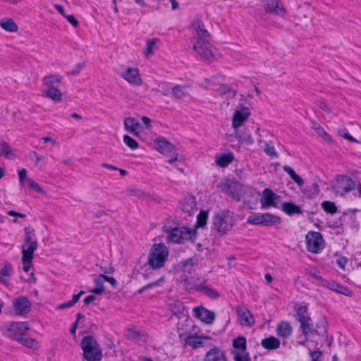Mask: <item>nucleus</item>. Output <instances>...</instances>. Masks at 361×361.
Listing matches in <instances>:
<instances>
[{
	"mask_svg": "<svg viewBox=\"0 0 361 361\" xmlns=\"http://www.w3.org/2000/svg\"><path fill=\"white\" fill-rule=\"evenodd\" d=\"M169 255V250L164 243L153 244L147 256V264L153 269H159L165 266Z\"/></svg>",
	"mask_w": 361,
	"mask_h": 361,
	"instance_id": "f257e3e1",
	"label": "nucleus"
},
{
	"mask_svg": "<svg viewBox=\"0 0 361 361\" xmlns=\"http://www.w3.org/2000/svg\"><path fill=\"white\" fill-rule=\"evenodd\" d=\"M37 248V241L34 231L32 230H26L25 244L22 247V262L24 271L28 272L30 270L34 252Z\"/></svg>",
	"mask_w": 361,
	"mask_h": 361,
	"instance_id": "f03ea898",
	"label": "nucleus"
},
{
	"mask_svg": "<svg viewBox=\"0 0 361 361\" xmlns=\"http://www.w3.org/2000/svg\"><path fill=\"white\" fill-rule=\"evenodd\" d=\"M83 357L87 361H100L102 350L97 341L91 336H85L81 341Z\"/></svg>",
	"mask_w": 361,
	"mask_h": 361,
	"instance_id": "7ed1b4c3",
	"label": "nucleus"
},
{
	"mask_svg": "<svg viewBox=\"0 0 361 361\" xmlns=\"http://www.w3.org/2000/svg\"><path fill=\"white\" fill-rule=\"evenodd\" d=\"M234 224L233 213L228 210L216 214L212 219L214 229L221 234H225L231 231Z\"/></svg>",
	"mask_w": 361,
	"mask_h": 361,
	"instance_id": "20e7f679",
	"label": "nucleus"
},
{
	"mask_svg": "<svg viewBox=\"0 0 361 361\" xmlns=\"http://www.w3.org/2000/svg\"><path fill=\"white\" fill-rule=\"evenodd\" d=\"M192 49L196 54L207 60H212L216 56V51L209 42L208 37L195 38Z\"/></svg>",
	"mask_w": 361,
	"mask_h": 361,
	"instance_id": "39448f33",
	"label": "nucleus"
},
{
	"mask_svg": "<svg viewBox=\"0 0 361 361\" xmlns=\"http://www.w3.org/2000/svg\"><path fill=\"white\" fill-rule=\"evenodd\" d=\"M247 222L252 225L271 226L279 224L281 222V220L279 216L269 212L252 213L248 216Z\"/></svg>",
	"mask_w": 361,
	"mask_h": 361,
	"instance_id": "423d86ee",
	"label": "nucleus"
},
{
	"mask_svg": "<svg viewBox=\"0 0 361 361\" xmlns=\"http://www.w3.org/2000/svg\"><path fill=\"white\" fill-rule=\"evenodd\" d=\"M29 329L28 324L22 322H11L4 326L6 335L18 343L24 338Z\"/></svg>",
	"mask_w": 361,
	"mask_h": 361,
	"instance_id": "0eeeda50",
	"label": "nucleus"
},
{
	"mask_svg": "<svg viewBox=\"0 0 361 361\" xmlns=\"http://www.w3.org/2000/svg\"><path fill=\"white\" fill-rule=\"evenodd\" d=\"M196 230L187 227L174 228L167 231L168 240L180 243L185 240H190L195 237Z\"/></svg>",
	"mask_w": 361,
	"mask_h": 361,
	"instance_id": "6e6552de",
	"label": "nucleus"
},
{
	"mask_svg": "<svg viewBox=\"0 0 361 361\" xmlns=\"http://www.w3.org/2000/svg\"><path fill=\"white\" fill-rule=\"evenodd\" d=\"M307 250L312 253H319L325 247V242L319 232L309 231L305 235Z\"/></svg>",
	"mask_w": 361,
	"mask_h": 361,
	"instance_id": "1a4fd4ad",
	"label": "nucleus"
},
{
	"mask_svg": "<svg viewBox=\"0 0 361 361\" xmlns=\"http://www.w3.org/2000/svg\"><path fill=\"white\" fill-rule=\"evenodd\" d=\"M218 187L220 188L224 192L229 195L233 199L237 201L241 200L246 190V187L240 183H229L228 180L221 182Z\"/></svg>",
	"mask_w": 361,
	"mask_h": 361,
	"instance_id": "9d476101",
	"label": "nucleus"
},
{
	"mask_svg": "<svg viewBox=\"0 0 361 361\" xmlns=\"http://www.w3.org/2000/svg\"><path fill=\"white\" fill-rule=\"evenodd\" d=\"M155 148L160 153L165 156H169L167 161L173 164L178 159V154L176 152L175 147L163 137H159L155 140Z\"/></svg>",
	"mask_w": 361,
	"mask_h": 361,
	"instance_id": "9b49d317",
	"label": "nucleus"
},
{
	"mask_svg": "<svg viewBox=\"0 0 361 361\" xmlns=\"http://www.w3.org/2000/svg\"><path fill=\"white\" fill-rule=\"evenodd\" d=\"M233 354L235 361H250L249 353L246 350V339L239 336L233 342Z\"/></svg>",
	"mask_w": 361,
	"mask_h": 361,
	"instance_id": "f8f14e48",
	"label": "nucleus"
},
{
	"mask_svg": "<svg viewBox=\"0 0 361 361\" xmlns=\"http://www.w3.org/2000/svg\"><path fill=\"white\" fill-rule=\"evenodd\" d=\"M281 202L280 196L274 193L271 189L265 188L259 200L261 208L266 209L270 207L277 208Z\"/></svg>",
	"mask_w": 361,
	"mask_h": 361,
	"instance_id": "ddd939ff",
	"label": "nucleus"
},
{
	"mask_svg": "<svg viewBox=\"0 0 361 361\" xmlns=\"http://www.w3.org/2000/svg\"><path fill=\"white\" fill-rule=\"evenodd\" d=\"M250 109L242 104L236 106L232 117V127L237 130L241 127L250 116Z\"/></svg>",
	"mask_w": 361,
	"mask_h": 361,
	"instance_id": "4468645a",
	"label": "nucleus"
},
{
	"mask_svg": "<svg viewBox=\"0 0 361 361\" xmlns=\"http://www.w3.org/2000/svg\"><path fill=\"white\" fill-rule=\"evenodd\" d=\"M355 187V182L346 176H338L334 185L336 194L343 195Z\"/></svg>",
	"mask_w": 361,
	"mask_h": 361,
	"instance_id": "2eb2a0df",
	"label": "nucleus"
},
{
	"mask_svg": "<svg viewBox=\"0 0 361 361\" xmlns=\"http://www.w3.org/2000/svg\"><path fill=\"white\" fill-rule=\"evenodd\" d=\"M263 7L266 12L283 16L286 11L280 0H264Z\"/></svg>",
	"mask_w": 361,
	"mask_h": 361,
	"instance_id": "dca6fc26",
	"label": "nucleus"
},
{
	"mask_svg": "<svg viewBox=\"0 0 361 361\" xmlns=\"http://www.w3.org/2000/svg\"><path fill=\"white\" fill-rule=\"evenodd\" d=\"M238 320L240 325L251 326L255 323V319L250 310L244 306L236 307Z\"/></svg>",
	"mask_w": 361,
	"mask_h": 361,
	"instance_id": "f3484780",
	"label": "nucleus"
},
{
	"mask_svg": "<svg viewBox=\"0 0 361 361\" xmlns=\"http://www.w3.org/2000/svg\"><path fill=\"white\" fill-rule=\"evenodd\" d=\"M13 307L17 315H25L30 311L31 303L25 296H20L13 300Z\"/></svg>",
	"mask_w": 361,
	"mask_h": 361,
	"instance_id": "a211bd4d",
	"label": "nucleus"
},
{
	"mask_svg": "<svg viewBox=\"0 0 361 361\" xmlns=\"http://www.w3.org/2000/svg\"><path fill=\"white\" fill-rule=\"evenodd\" d=\"M193 312L195 317L207 324H212L214 321L215 313L202 306L194 307Z\"/></svg>",
	"mask_w": 361,
	"mask_h": 361,
	"instance_id": "6ab92c4d",
	"label": "nucleus"
},
{
	"mask_svg": "<svg viewBox=\"0 0 361 361\" xmlns=\"http://www.w3.org/2000/svg\"><path fill=\"white\" fill-rule=\"evenodd\" d=\"M180 338L185 342V345L191 346L194 348H199L203 345V341L209 340V336H197L195 334H189L184 335L183 334H179Z\"/></svg>",
	"mask_w": 361,
	"mask_h": 361,
	"instance_id": "aec40b11",
	"label": "nucleus"
},
{
	"mask_svg": "<svg viewBox=\"0 0 361 361\" xmlns=\"http://www.w3.org/2000/svg\"><path fill=\"white\" fill-rule=\"evenodd\" d=\"M122 77L130 84L140 86L142 83L141 75L136 68H128L122 74Z\"/></svg>",
	"mask_w": 361,
	"mask_h": 361,
	"instance_id": "412c9836",
	"label": "nucleus"
},
{
	"mask_svg": "<svg viewBox=\"0 0 361 361\" xmlns=\"http://www.w3.org/2000/svg\"><path fill=\"white\" fill-rule=\"evenodd\" d=\"M125 335L129 340L136 342H145L147 338V335L135 326L128 327Z\"/></svg>",
	"mask_w": 361,
	"mask_h": 361,
	"instance_id": "4be33fe9",
	"label": "nucleus"
},
{
	"mask_svg": "<svg viewBox=\"0 0 361 361\" xmlns=\"http://www.w3.org/2000/svg\"><path fill=\"white\" fill-rule=\"evenodd\" d=\"M204 361H226V356L223 350L214 347L207 352Z\"/></svg>",
	"mask_w": 361,
	"mask_h": 361,
	"instance_id": "5701e85b",
	"label": "nucleus"
},
{
	"mask_svg": "<svg viewBox=\"0 0 361 361\" xmlns=\"http://www.w3.org/2000/svg\"><path fill=\"white\" fill-rule=\"evenodd\" d=\"M300 324L302 333L307 338L312 337L318 334L317 330L313 326L311 318Z\"/></svg>",
	"mask_w": 361,
	"mask_h": 361,
	"instance_id": "b1692460",
	"label": "nucleus"
},
{
	"mask_svg": "<svg viewBox=\"0 0 361 361\" xmlns=\"http://www.w3.org/2000/svg\"><path fill=\"white\" fill-rule=\"evenodd\" d=\"M62 78L58 75H51L44 77L43 79V83L47 87V90L52 88H59Z\"/></svg>",
	"mask_w": 361,
	"mask_h": 361,
	"instance_id": "393cba45",
	"label": "nucleus"
},
{
	"mask_svg": "<svg viewBox=\"0 0 361 361\" xmlns=\"http://www.w3.org/2000/svg\"><path fill=\"white\" fill-rule=\"evenodd\" d=\"M293 329L288 322H281L276 327L278 335L283 338H288L292 334Z\"/></svg>",
	"mask_w": 361,
	"mask_h": 361,
	"instance_id": "a878e982",
	"label": "nucleus"
},
{
	"mask_svg": "<svg viewBox=\"0 0 361 361\" xmlns=\"http://www.w3.org/2000/svg\"><path fill=\"white\" fill-rule=\"evenodd\" d=\"M140 123L134 118L128 117L125 119L124 126L126 129L134 134L135 135H139Z\"/></svg>",
	"mask_w": 361,
	"mask_h": 361,
	"instance_id": "bb28decb",
	"label": "nucleus"
},
{
	"mask_svg": "<svg viewBox=\"0 0 361 361\" xmlns=\"http://www.w3.org/2000/svg\"><path fill=\"white\" fill-rule=\"evenodd\" d=\"M281 210L289 216L302 214L300 207L293 202H285L281 204Z\"/></svg>",
	"mask_w": 361,
	"mask_h": 361,
	"instance_id": "cd10ccee",
	"label": "nucleus"
},
{
	"mask_svg": "<svg viewBox=\"0 0 361 361\" xmlns=\"http://www.w3.org/2000/svg\"><path fill=\"white\" fill-rule=\"evenodd\" d=\"M18 175L19 178V185L21 188L27 185L30 188L34 183L35 180L27 177V171L25 169L18 170Z\"/></svg>",
	"mask_w": 361,
	"mask_h": 361,
	"instance_id": "c85d7f7f",
	"label": "nucleus"
},
{
	"mask_svg": "<svg viewBox=\"0 0 361 361\" xmlns=\"http://www.w3.org/2000/svg\"><path fill=\"white\" fill-rule=\"evenodd\" d=\"M182 210L190 216L194 214L197 210L196 202L193 197H188L184 200L181 204Z\"/></svg>",
	"mask_w": 361,
	"mask_h": 361,
	"instance_id": "c756f323",
	"label": "nucleus"
},
{
	"mask_svg": "<svg viewBox=\"0 0 361 361\" xmlns=\"http://www.w3.org/2000/svg\"><path fill=\"white\" fill-rule=\"evenodd\" d=\"M192 27L196 31L197 38L209 37V32L205 29L203 22L200 19L197 18L194 20Z\"/></svg>",
	"mask_w": 361,
	"mask_h": 361,
	"instance_id": "7c9ffc66",
	"label": "nucleus"
},
{
	"mask_svg": "<svg viewBox=\"0 0 361 361\" xmlns=\"http://www.w3.org/2000/svg\"><path fill=\"white\" fill-rule=\"evenodd\" d=\"M171 94L176 99H183L189 95V87L185 85H176L172 87Z\"/></svg>",
	"mask_w": 361,
	"mask_h": 361,
	"instance_id": "2f4dec72",
	"label": "nucleus"
},
{
	"mask_svg": "<svg viewBox=\"0 0 361 361\" xmlns=\"http://www.w3.org/2000/svg\"><path fill=\"white\" fill-rule=\"evenodd\" d=\"M0 26L4 30L11 32H17L18 30V27L17 24L13 20V19L9 18H4L0 20Z\"/></svg>",
	"mask_w": 361,
	"mask_h": 361,
	"instance_id": "473e14b6",
	"label": "nucleus"
},
{
	"mask_svg": "<svg viewBox=\"0 0 361 361\" xmlns=\"http://www.w3.org/2000/svg\"><path fill=\"white\" fill-rule=\"evenodd\" d=\"M261 344L266 349L275 350L279 348L280 341L276 337L270 336L263 339Z\"/></svg>",
	"mask_w": 361,
	"mask_h": 361,
	"instance_id": "72a5a7b5",
	"label": "nucleus"
},
{
	"mask_svg": "<svg viewBox=\"0 0 361 361\" xmlns=\"http://www.w3.org/2000/svg\"><path fill=\"white\" fill-rule=\"evenodd\" d=\"M158 39L156 38L149 39L146 42V45L144 49V54L146 56H152L154 51L158 49L157 47V43Z\"/></svg>",
	"mask_w": 361,
	"mask_h": 361,
	"instance_id": "f704fd0d",
	"label": "nucleus"
},
{
	"mask_svg": "<svg viewBox=\"0 0 361 361\" xmlns=\"http://www.w3.org/2000/svg\"><path fill=\"white\" fill-rule=\"evenodd\" d=\"M19 343L28 348H30L33 351L38 350L41 346L40 343L38 341L29 337H24L21 341L19 342Z\"/></svg>",
	"mask_w": 361,
	"mask_h": 361,
	"instance_id": "c9c22d12",
	"label": "nucleus"
},
{
	"mask_svg": "<svg viewBox=\"0 0 361 361\" xmlns=\"http://www.w3.org/2000/svg\"><path fill=\"white\" fill-rule=\"evenodd\" d=\"M326 286L336 293H341L345 295H348L350 291L346 288L345 287L336 283L334 281H328L326 282Z\"/></svg>",
	"mask_w": 361,
	"mask_h": 361,
	"instance_id": "e433bc0d",
	"label": "nucleus"
},
{
	"mask_svg": "<svg viewBox=\"0 0 361 361\" xmlns=\"http://www.w3.org/2000/svg\"><path fill=\"white\" fill-rule=\"evenodd\" d=\"M94 282L95 284V288L94 289L90 290V292L97 294V295L102 294L104 290V274H100L98 277H97L94 280Z\"/></svg>",
	"mask_w": 361,
	"mask_h": 361,
	"instance_id": "4c0bfd02",
	"label": "nucleus"
},
{
	"mask_svg": "<svg viewBox=\"0 0 361 361\" xmlns=\"http://www.w3.org/2000/svg\"><path fill=\"white\" fill-rule=\"evenodd\" d=\"M297 319L300 323L310 317L307 314V307L305 305H299L295 309Z\"/></svg>",
	"mask_w": 361,
	"mask_h": 361,
	"instance_id": "58836bf2",
	"label": "nucleus"
},
{
	"mask_svg": "<svg viewBox=\"0 0 361 361\" xmlns=\"http://www.w3.org/2000/svg\"><path fill=\"white\" fill-rule=\"evenodd\" d=\"M0 154L4 155L8 159H11L16 156L15 151L4 142L0 143Z\"/></svg>",
	"mask_w": 361,
	"mask_h": 361,
	"instance_id": "ea45409f",
	"label": "nucleus"
},
{
	"mask_svg": "<svg viewBox=\"0 0 361 361\" xmlns=\"http://www.w3.org/2000/svg\"><path fill=\"white\" fill-rule=\"evenodd\" d=\"M47 96L52 100L59 102L62 100V92L59 88H52L47 90Z\"/></svg>",
	"mask_w": 361,
	"mask_h": 361,
	"instance_id": "a19ab883",
	"label": "nucleus"
},
{
	"mask_svg": "<svg viewBox=\"0 0 361 361\" xmlns=\"http://www.w3.org/2000/svg\"><path fill=\"white\" fill-rule=\"evenodd\" d=\"M196 289L199 291L203 292L208 297L212 298H216L219 297L218 293L209 287H207L203 284L199 285L196 287Z\"/></svg>",
	"mask_w": 361,
	"mask_h": 361,
	"instance_id": "79ce46f5",
	"label": "nucleus"
},
{
	"mask_svg": "<svg viewBox=\"0 0 361 361\" xmlns=\"http://www.w3.org/2000/svg\"><path fill=\"white\" fill-rule=\"evenodd\" d=\"M283 170L291 177V178L300 186L303 185V180L302 178L296 174L295 171L288 166H285Z\"/></svg>",
	"mask_w": 361,
	"mask_h": 361,
	"instance_id": "37998d69",
	"label": "nucleus"
},
{
	"mask_svg": "<svg viewBox=\"0 0 361 361\" xmlns=\"http://www.w3.org/2000/svg\"><path fill=\"white\" fill-rule=\"evenodd\" d=\"M85 293L84 291L81 290L78 294L73 295L71 300L62 303L59 305L60 309L67 308L73 306L80 299V298Z\"/></svg>",
	"mask_w": 361,
	"mask_h": 361,
	"instance_id": "c03bdc74",
	"label": "nucleus"
},
{
	"mask_svg": "<svg viewBox=\"0 0 361 361\" xmlns=\"http://www.w3.org/2000/svg\"><path fill=\"white\" fill-rule=\"evenodd\" d=\"M207 218H208V212L207 211H201L200 213L197 216L195 228H202V227L204 226L207 224Z\"/></svg>",
	"mask_w": 361,
	"mask_h": 361,
	"instance_id": "a18cd8bd",
	"label": "nucleus"
},
{
	"mask_svg": "<svg viewBox=\"0 0 361 361\" xmlns=\"http://www.w3.org/2000/svg\"><path fill=\"white\" fill-rule=\"evenodd\" d=\"M264 152L271 157H278V153L276 152L275 147L271 142H264Z\"/></svg>",
	"mask_w": 361,
	"mask_h": 361,
	"instance_id": "49530a36",
	"label": "nucleus"
},
{
	"mask_svg": "<svg viewBox=\"0 0 361 361\" xmlns=\"http://www.w3.org/2000/svg\"><path fill=\"white\" fill-rule=\"evenodd\" d=\"M323 209L330 214H335L337 212V207L335 204L330 201H325L322 204Z\"/></svg>",
	"mask_w": 361,
	"mask_h": 361,
	"instance_id": "de8ad7c7",
	"label": "nucleus"
},
{
	"mask_svg": "<svg viewBox=\"0 0 361 361\" xmlns=\"http://www.w3.org/2000/svg\"><path fill=\"white\" fill-rule=\"evenodd\" d=\"M232 161V158L230 155H222L216 159V164L221 167L228 166Z\"/></svg>",
	"mask_w": 361,
	"mask_h": 361,
	"instance_id": "09e8293b",
	"label": "nucleus"
},
{
	"mask_svg": "<svg viewBox=\"0 0 361 361\" xmlns=\"http://www.w3.org/2000/svg\"><path fill=\"white\" fill-rule=\"evenodd\" d=\"M13 273V269L12 265L6 262L4 266L0 269V275H3L7 278L11 276Z\"/></svg>",
	"mask_w": 361,
	"mask_h": 361,
	"instance_id": "8fccbe9b",
	"label": "nucleus"
},
{
	"mask_svg": "<svg viewBox=\"0 0 361 361\" xmlns=\"http://www.w3.org/2000/svg\"><path fill=\"white\" fill-rule=\"evenodd\" d=\"M171 90L172 91V87L168 82H161L158 85L157 91L160 92L163 95H169Z\"/></svg>",
	"mask_w": 361,
	"mask_h": 361,
	"instance_id": "3c124183",
	"label": "nucleus"
},
{
	"mask_svg": "<svg viewBox=\"0 0 361 361\" xmlns=\"http://www.w3.org/2000/svg\"><path fill=\"white\" fill-rule=\"evenodd\" d=\"M235 137L238 141L245 142L247 145H252L254 142L250 133H244L243 135L236 134Z\"/></svg>",
	"mask_w": 361,
	"mask_h": 361,
	"instance_id": "603ef678",
	"label": "nucleus"
},
{
	"mask_svg": "<svg viewBox=\"0 0 361 361\" xmlns=\"http://www.w3.org/2000/svg\"><path fill=\"white\" fill-rule=\"evenodd\" d=\"M313 128L314 129L316 133L320 137H322L325 141L330 140V136L329 135V134L326 133V132L324 130V128L322 127H321L319 125L314 123L313 126Z\"/></svg>",
	"mask_w": 361,
	"mask_h": 361,
	"instance_id": "864d4df0",
	"label": "nucleus"
},
{
	"mask_svg": "<svg viewBox=\"0 0 361 361\" xmlns=\"http://www.w3.org/2000/svg\"><path fill=\"white\" fill-rule=\"evenodd\" d=\"M123 142L128 147H129L132 149H135L138 147L137 142L128 135H126L123 136Z\"/></svg>",
	"mask_w": 361,
	"mask_h": 361,
	"instance_id": "5fc2aeb1",
	"label": "nucleus"
},
{
	"mask_svg": "<svg viewBox=\"0 0 361 361\" xmlns=\"http://www.w3.org/2000/svg\"><path fill=\"white\" fill-rule=\"evenodd\" d=\"M42 142L47 143L48 149H49L54 147L57 143L56 141L51 137H43L39 140V144L41 145Z\"/></svg>",
	"mask_w": 361,
	"mask_h": 361,
	"instance_id": "6e6d98bb",
	"label": "nucleus"
},
{
	"mask_svg": "<svg viewBox=\"0 0 361 361\" xmlns=\"http://www.w3.org/2000/svg\"><path fill=\"white\" fill-rule=\"evenodd\" d=\"M164 281V277H161L160 278L159 280L154 281V282H152L150 283H148L147 285H145V286H143L142 288H141L140 290H139V293H142L143 291L146 290H148L149 288H152L154 287H156V286H159L161 283H163Z\"/></svg>",
	"mask_w": 361,
	"mask_h": 361,
	"instance_id": "4d7b16f0",
	"label": "nucleus"
},
{
	"mask_svg": "<svg viewBox=\"0 0 361 361\" xmlns=\"http://www.w3.org/2000/svg\"><path fill=\"white\" fill-rule=\"evenodd\" d=\"M309 354L311 361H322V353L319 350L312 351L310 350Z\"/></svg>",
	"mask_w": 361,
	"mask_h": 361,
	"instance_id": "13d9d810",
	"label": "nucleus"
},
{
	"mask_svg": "<svg viewBox=\"0 0 361 361\" xmlns=\"http://www.w3.org/2000/svg\"><path fill=\"white\" fill-rule=\"evenodd\" d=\"M171 309L174 314H178L183 312V306L180 302H176L173 304Z\"/></svg>",
	"mask_w": 361,
	"mask_h": 361,
	"instance_id": "bf43d9fd",
	"label": "nucleus"
},
{
	"mask_svg": "<svg viewBox=\"0 0 361 361\" xmlns=\"http://www.w3.org/2000/svg\"><path fill=\"white\" fill-rule=\"evenodd\" d=\"M268 133L266 130H261L259 128H257L255 130V134L257 136V141L259 144L263 143L262 137Z\"/></svg>",
	"mask_w": 361,
	"mask_h": 361,
	"instance_id": "052dcab7",
	"label": "nucleus"
},
{
	"mask_svg": "<svg viewBox=\"0 0 361 361\" xmlns=\"http://www.w3.org/2000/svg\"><path fill=\"white\" fill-rule=\"evenodd\" d=\"M216 91L221 95L227 94L231 92V89L227 85H221L219 88L216 90Z\"/></svg>",
	"mask_w": 361,
	"mask_h": 361,
	"instance_id": "680f3d73",
	"label": "nucleus"
},
{
	"mask_svg": "<svg viewBox=\"0 0 361 361\" xmlns=\"http://www.w3.org/2000/svg\"><path fill=\"white\" fill-rule=\"evenodd\" d=\"M338 134L340 136L350 141L356 142V140L345 129L338 130Z\"/></svg>",
	"mask_w": 361,
	"mask_h": 361,
	"instance_id": "e2e57ef3",
	"label": "nucleus"
},
{
	"mask_svg": "<svg viewBox=\"0 0 361 361\" xmlns=\"http://www.w3.org/2000/svg\"><path fill=\"white\" fill-rule=\"evenodd\" d=\"M65 18L74 27H78V21L75 19V18L73 15H66Z\"/></svg>",
	"mask_w": 361,
	"mask_h": 361,
	"instance_id": "0e129e2a",
	"label": "nucleus"
},
{
	"mask_svg": "<svg viewBox=\"0 0 361 361\" xmlns=\"http://www.w3.org/2000/svg\"><path fill=\"white\" fill-rule=\"evenodd\" d=\"M30 188L35 190L36 192H39L40 194H44L45 193V191L44 190V189L39 184H37L35 181L31 185Z\"/></svg>",
	"mask_w": 361,
	"mask_h": 361,
	"instance_id": "69168bd1",
	"label": "nucleus"
},
{
	"mask_svg": "<svg viewBox=\"0 0 361 361\" xmlns=\"http://www.w3.org/2000/svg\"><path fill=\"white\" fill-rule=\"evenodd\" d=\"M104 281L109 282L113 287H116L117 285V281L114 278L109 277L105 275H104Z\"/></svg>",
	"mask_w": 361,
	"mask_h": 361,
	"instance_id": "338daca9",
	"label": "nucleus"
},
{
	"mask_svg": "<svg viewBox=\"0 0 361 361\" xmlns=\"http://www.w3.org/2000/svg\"><path fill=\"white\" fill-rule=\"evenodd\" d=\"M82 68V63H78L74 69L70 73V74H73V75H77L80 73V71H81Z\"/></svg>",
	"mask_w": 361,
	"mask_h": 361,
	"instance_id": "774afa93",
	"label": "nucleus"
}]
</instances>
